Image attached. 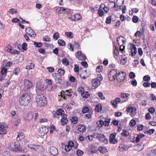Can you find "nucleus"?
I'll return each mask as SVG.
<instances>
[{"instance_id":"1","label":"nucleus","mask_w":156,"mask_h":156,"mask_svg":"<svg viewBox=\"0 0 156 156\" xmlns=\"http://www.w3.org/2000/svg\"><path fill=\"white\" fill-rule=\"evenodd\" d=\"M31 99L29 94L27 93H25L19 98L20 104L22 106L27 105L30 103Z\"/></svg>"},{"instance_id":"2","label":"nucleus","mask_w":156,"mask_h":156,"mask_svg":"<svg viewBox=\"0 0 156 156\" xmlns=\"http://www.w3.org/2000/svg\"><path fill=\"white\" fill-rule=\"evenodd\" d=\"M36 102L38 105L44 106L47 104L46 98L44 96H38L36 98Z\"/></svg>"},{"instance_id":"3","label":"nucleus","mask_w":156,"mask_h":156,"mask_svg":"<svg viewBox=\"0 0 156 156\" xmlns=\"http://www.w3.org/2000/svg\"><path fill=\"white\" fill-rule=\"evenodd\" d=\"M23 89L24 91H26L30 89L32 86V83L31 81L27 79L23 80Z\"/></svg>"},{"instance_id":"4","label":"nucleus","mask_w":156,"mask_h":156,"mask_svg":"<svg viewBox=\"0 0 156 156\" xmlns=\"http://www.w3.org/2000/svg\"><path fill=\"white\" fill-rule=\"evenodd\" d=\"M96 138L100 142L103 143L105 144H108V139L104 134L100 133L98 134Z\"/></svg>"},{"instance_id":"5","label":"nucleus","mask_w":156,"mask_h":156,"mask_svg":"<svg viewBox=\"0 0 156 156\" xmlns=\"http://www.w3.org/2000/svg\"><path fill=\"white\" fill-rule=\"evenodd\" d=\"M117 74V71L114 69L111 70L108 74V78L109 80L110 81L114 80L116 78Z\"/></svg>"},{"instance_id":"6","label":"nucleus","mask_w":156,"mask_h":156,"mask_svg":"<svg viewBox=\"0 0 156 156\" xmlns=\"http://www.w3.org/2000/svg\"><path fill=\"white\" fill-rule=\"evenodd\" d=\"M48 131V128L47 126H42L38 130L39 136H43L46 134Z\"/></svg>"},{"instance_id":"7","label":"nucleus","mask_w":156,"mask_h":156,"mask_svg":"<svg viewBox=\"0 0 156 156\" xmlns=\"http://www.w3.org/2000/svg\"><path fill=\"white\" fill-rule=\"evenodd\" d=\"M126 76V73L123 72L118 73L116 74V79L119 82H121L124 80Z\"/></svg>"},{"instance_id":"8","label":"nucleus","mask_w":156,"mask_h":156,"mask_svg":"<svg viewBox=\"0 0 156 156\" xmlns=\"http://www.w3.org/2000/svg\"><path fill=\"white\" fill-rule=\"evenodd\" d=\"M52 76L54 78L55 82L59 84H62V77L56 73H53L52 74Z\"/></svg>"},{"instance_id":"9","label":"nucleus","mask_w":156,"mask_h":156,"mask_svg":"<svg viewBox=\"0 0 156 156\" xmlns=\"http://www.w3.org/2000/svg\"><path fill=\"white\" fill-rule=\"evenodd\" d=\"M56 12L59 14L64 13L67 14L69 13V11L68 9L63 7H59L56 9Z\"/></svg>"},{"instance_id":"10","label":"nucleus","mask_w":156,"mask_h":156,"mask_svg":"<svg viewBox=\"0 0 156 156\" xmlns=\"http://www.w3.org/2000/svg\"><path fill=\"white\" fill-rule=\"evenodd\" d=\"M116 133H113L111 134L109 136V141L110 143L112 144H115L117 143L118 140L115 139V137L116 135Z\"/></svg>"},{"instance_id":"11","label":"nucleus","mask_w":156,"mask_h":156,"mask_svg":"<svg viewBox=\"0 0 156 156\" xmlns=\"http://www.w3.org/2000/svg\"><path fill=\"white\" fill-rule=\"evenodd\" d=\"M7 128V126L5 125H0V136L1 137L6 133V129Z\"/></svg>"},{"instance_id":"12","label":"nucleus","mask_w":156,"mask_h":156,"mask_svg":"<svg viewBox=\"0 0 156 156\" xmlns=\"http://www.w3.org/2000/svg\"><path fill=\"white\" fill-rule=\"evenodd\" d=\"M48 150L50 153L54 156L57 155L58 153L57 149L54 147H49Z\"/></svg>"},{"instance_id":"13","label":"nucleus","mask_w":156,"mask_h":156,"mask_svg":"<svg viewBox=\"0 0 156 156\" xmlns=\"http://www.w3.org/2000/svg\"><path fill=\"white\" fill-rule=\"evenodd\" d=\"M26 32L28 35L31 37H35L36 35L33 30L29 27L27 28L26 29Z\"/></svg>"},{"instance_id":"14","label":"nucleus","mask_w":156,"mask_h":156,"mask_svg":"<svg viewBox=\"0 0 156 156\" xmlns=\"http://www.w3.org/2000/svg\"><path fill=\"white\" fill-rule=\"evenodd\" d=\"M71 90H66L64 94L62 96L64 99H66L67 97H71L72 96L73 93Z\"/></svg>"},{"instance_id":"15","label":"nucleus","mask_w":156,"mask_h":156,"mask_svg":"<svg viewBox=\"0 0 156 156\" xmlns=\"http://www.w3.org/2000/svg\"><path fill=\"white\" fill-rule=\"evenodd\" d=\"M82 18L81 16L79 14H76L75 15H73L70 17L69 19L72 21H77L80 20Z\"/></svg>"},{"instance_id":"16","label":"nucleus","mask_w":156,"mask_h":156,"mask_svg":"<svg viewBox=\"0 0 156 156\" xmlns=\"http://www.w3.org/2000/svg\"><path fill=\"white\" fill-rule=\"evenodd\" d=\"M101 83L100 81L96 79H94L92 81V86L94 87L95 88H97L100 85Z\"/></svg>"},{"instance_id":"17","label":"nucleus","mask_w":156,"mask_h":156,"mask_svg":"<svg viewBox=\"0 0 156 156\" xmlns=\"http://www.w3.org/2000/svg\"><path fill=\"white\" fill-rule=\"evenodd\" d=\"M145 135L143 134H139L135 137H134L133 139V142L137 143L140 141V140L144 137Z\"/></svg>"},{"instance_id":"18","label":"nucleus","mask_w":156,"mask_h":156,"mask_svg":"<svg viewBox=\"0 0 156 156\" xmlns=\"http://www.w3.org/2000/svg\"><path fill=\"white\" fill-rule=\"evenodd\" d=\"M62 119L61 120V124L62 125L66 124L68 122V120L67 118V115L63 114L62 116Z\"/></svg>"},{"instance_id":"19","label":"nucleus","mask_w":156,"mask_h":156,"mask_svg":"<svg viewBox=\"0 0 156 156\" xmlns=\"http://www.w3.org/2000/svg\"><path fill=\"white\" fill-rule=\"evenodd\" d=\"M131 55L132 56H134L137 53L136 48V46L134 44H133V45L131 46Z\"/></svg>"},{"instance_id":"20","label":"nucleus","mask_w":156,"mask_h":156,"mask_svg":"<svg viewBox=\"0 0 156 156\" xmlns=\"http://www.w3.org/2000/svg\"><path fill=\"white\" fill-rule=\"evenodd\" d=\"M14 146L15 148V151L16 152H19L21 151V148L18 143H17V144H16V143H15L14 144Z\"/></svg>"},{"instance_id":"21","label":"nucleus","mask_w":156,"mask_h":156,"mask_svg":"<svg viewBox=\"0 0 156 156\" xmlns=\"http://www.w3.org/2000/svg\"><path fill=\"white\" fill-rule=\"evenodd\" d=\"M119 150L121 151H126L128 149V147L124 145H121L119 146Z\"/></svg>"},{"instance_id":"22","label":"nucleus","mask_w":156,"mask_h":156,"mask_svg":"<svg viewBox=\"0 0 156 156\" xmlns=\"http://www.w3.org/2000/svg\"><path fill=\"white\" fill-rule=\"evenodd\" d=\"M78 130L81 132H84L86 130L85 126L83 125H80L78 126Z\"/></svg>"},{"instance_id":"23","label":"nucleus","mask_w":156,"mask_h":156,"mask_svg":"<svg viewBox=\"0 0 156 156\" xmlns=\"http://www.w3.org/2000/svg\"><path fill=\"white\" fill-rule=\"evenodd\" d=\"M81 95L83 98H87L90 96L89 92L87 91H83V92L81 93Z\"/></svg>"},{"instance_id":"24","label":"nucleus","mask_w":156,"mask_h":156,"mask_svg":"<svg viewBox=\"0 0 156 156\" xmlns=\"http://www.w3.org/2000/svg\"><path fill=\"white\" fill-rule=\"evenodd\" d=\"M102 109V106L100 104H98L96 105L95 107V109L96 111L98 112H100Z\"/></svg>"},{"instance_id":"25","label":"nucleus","mask_w":156,"mask_h":156,"mask_svg":"<svg viewBox=\"0 0 156 156\" xmlns=\"http://www.w3.org/2000/svg\"><path fill=\"white\" fill-rule=\"evenodd\" d=\"M34 64L32 63L31 62L29 64H28L26 66V69L30 70L31 69H32L34 68Z\"/></svg>"},{"instance_id":"26","label":"nucleus","mask_w":156,"mask_h":156,"mask_svg":"<svg viewBox=\"0 0 156 156\" xmlns=\"http://www.w3.org/2000/svg\"><path fill=\"white\" fill-rule=\"evenodd\" d=\"M12 47L10 45H8L6 48H5V50L11 53L12 50Z\"/></svg>"},{"instance_id":"27","label":"nucleus","mask_w":156,"mask_h":156,"mask_svg":"<svg viewBox=\"0 0 156 156\" xmlns=\"http://www.w3.org/2000/svg\"><path fill=\"white\" fill-rule=\"evenodd\" d=\"M99 151L103 154L107 152V148L105 147H100L99 148Z\"/></svg>"},{"instance_id":"28","label":"nucleus","mask_w":156,"mask_h":156,"mask_svg":"<svg viewBox=\"0 0 156 156\" xmlns=\"http://www.w3.org/2000/svg\"><path fill=\"white\" fill-rule=\"evenodd\" d=\"M58 73H56V74L62 76L64 75L65 72L63 69H59L58 70Z\"/></svg>"},{"instance_id":"29","label":"nucleus","mask_w":156,"mask_h":156,"mask_svg":"<svg viewBox=\"0 0 156 156\" xmlns=\"http://www.w3.org/2000/svg\"><path fill=\"white\" fill-rule=\"evenodd\" d=\"M62 112H64L63 110H62L61 109H59L56 112H55L54 113L56 114L57 116H59L60 115L62 116L63 115Z\"/></svg>"},{"instance_id":"30","label":"nucleus","mask_w":156,"mask_h":156,"mask_svg":"<svg viewBox=\"0 0 156 156\" xmlns=\"http://www.w3.org/2000/svg\"><path fill=\"white\" fill-rule=\"evenodd\" d=\"M111 119H106L105 120L103 121V125L105 126H108L109 125V123L110 122Z\"/></svg>"},{"instance_id":"31","label":"nucleus","mask_w":156,"mask_h":156,"mask_svg":"<svg viewBox=\"0 0 156 156\" xmlns=\"http://www.w3.org/2000/svg\"><path fill=\"white\" fill-rule=\"evenodd\" d=\"M148 156H156V150L151 151L148 154Z\"/></svg>"},{"instance_id":"32","label":"nucleus","mask_w":156,"mask_h":156,"mask_svg":"<svg viewBox=\"0 0 156 156\" xmlns=\"http://www.w3.org/2000/svg\"><path fill=\"white\" fill-rule=\"evenodd\" d=\"M58 43L60 46H64L66 44L65 42L62 39H59Z\"/></svg>"},{"instance_id":"33","label":"nucleus","mask_w":156,"mask_h":156,"mask_svg":"<svg viewBox=\"0 0 156 156\" xmlns=\"http://www.w3.org/2000/svg\"><path fill=\"white\" fill-rule=\"evenodd\" d=\"M24 134L23 133H20L18 134L17 137V140H21L24 138Z\"/></svg>"},{"instance_id":"34","label":"nucleus","mask_w":156,"mask_h":156,"mask_svg":"<svg viewBox=\"0 0 156 156\" xmlns=\"http://www.w3.org/2000/svg\"><path fill=\"white\" fill-rule=\"evenodd\" d=\"M112 16H110L107 18L105 21V23L106 24H109L111 23V21L112 19ZM114 16H113V17Z\"/></svg>"},{"instance_id":"35","label":"nucleus","mask_w":156,"mask_h":156,"mask_svg":"<svg viewBox=\"0 0 156 156\" xmlns=\"http://www.w3.org/2000/svg\"><path fill=\"white\" fill-rule=\"evenodd\" d=\"M129 133L127 131L123 129L122 132L121 133V134L123 136H127L129 135Z\"/></svg>"},{"instance_id":"36","label":"nucleus","mask_w":156,"mask_h":156,"mask_svg":"<svg viewBox=\"0 0 156 156\" xmlns=\"http://www.w3.org/2000/svg\"><path fill=\"white\" fill-rule=\"evenodd\" d=\"M34 45L35 47L40 48L42 45V43L34 41Z\"/></svg>"},{"instance_id":"37","label":"nucleus","mask_w":156,"mask_h":156,"mask_svg":"<svg viewBox=\"0 0 156 156\" xmlns=\"http://www.w3.org/2000/svg\"><path fill=\"white\" fill-rule=\"evenodd\" d=\"M87 58L85 55L83 54L80 57L78 56V59L80 60H85Z\"/></svg>"},{"instance_id":"38","label":"nucleus","mask_w":156,"mask_h":156,"mask_svg":"<svg viewBox=\"0 0 156 156\" xmlns=\"http://www.w3.org/2000/svg\"><path fill=\"white\" fill-rule=\"evenodd\" d=\"M143 80L144 81H149L151 80V78L150 76L149 75H146L145 76L143 77Z\"/></svg>"},{"instance_id":"39","label":"nucleus","mask_w":156,"mask_h":156,"mask_svg":"<svg viewBox=\"0 0 156 156\" xmlns=\"http://www.w3.org/2000/svg\"><path fill=\"white\" fill-rule=\"evenodd\" d=\"M53 38L55 40H58L59 38V33L58 32L55 33L53 35Z\"/></svg>"},{"instance_id":"40","label":"nucleus","mask_w":156,"mask_h":156,"mask_svg":"<svg viewBox=\"0 0 156 156\" xmlns=\"http://www.w3.org/2000/svg\"><path fill=\"white\" fill-rule=\"evenodd\" d=\"M14 71L15 75H18L20 71V68L19 67H17L14 69Z\"/></svg>"},{"instance_id":"41","label":"nucleus","mask_w":156,"mask_h":156,"mask_svg":"<svg viewBox=\"0 0 156 156\" xmlns=\"http://www.w3.org/2000/svg\"><path fill=\"white\" fill-rule=\"evenodd\" d=\"M129 96L128 93H122L121 94V97L122 98H126Z\"/></svg>"},{"instance_id":"42","label":"nucleus","mask_w":156,"mask_h":156,"mask_svg":"<svg viewBox=\"0 0 156 156\" xmlns=\"http://www.w3.org/2000/svg\"><path fill=\"white\" fill-rule=\"evenodd\" d=\"M77 155L78 156H81L84 153L83 151L80 150L78 149L76 151Z\"/></svg>"},{"instance_id":"43","label":"nucleus","mask_w":156,"mask_h":156,"mask_svg":"<svg viewBox=\"0 0 156 156\" xmlns=\"http://www.w3.org/2000/svg\"><path fill=\"white\" fill-rule=\"evenodd\" d=\"M103 121L100 120L97 122L98 126L99 127H101L103 125Z\"/></svg>"},{"instance_id":"44","label":"nucleus","mask_w":156,"mask_h":156,"mask_svg":"<svg viewBox=\"0 0 156 156\" xmlns=\"http://www.w3.org/2000/svg\"><path fill=\"white\" fill-rule=\"evenodd\" d=\"M89 111V108L87 107H84L82 109V112L83 113H85Z\"/></svg>"},{"instance_id":"45","label":"nucleus","mask_w":156,"mask_h":156,"mask_svg":"<svg viewBox=\"0 0 156 156\" xmlns=\"http://www.w3.org/2000/svg\"><path fill=\"white\" fill-rule=\"evenodd\" d=\"M77 118L75 117H72L70 119L71 122L74 124L77 123Z\"/></svg>"},{"instance_id":"46","label":"nucleus","mask_w":156,"mask_h":156,"mask_svg":"<svg viewBox=\"0 0 156 156\" xmlns=\"http://www.w3.org/2000/svg\"><path fill=\"white\" fill-rule=\"evenodd\" d=\"M138 18L136 16H134L132 19V21L134 23H137L138 22Z\"/></svg>"},{"instance_id":"47","label":"nucleus","mask_w":156,"mask_h":156,"mask_svg":"<svg viewBox=\"0 0 156 156\" xmlns=\"http://www.w3.org/2000/svg\"><path fill=\"white\" fill-rule=\"evenodd\" d=\"M62 63L64 65L67 66L69 64V62L67 61V58H64L62 61Z\"/></svg>"},{"instance_id":"48","label":"nucleus","mask_w":156,"mask_h":156,"mask_svg":"<svg viewBox=\"0 0 156 156\" xmlns=\"http://www.w3.org/2000/svg\"><path fill=\"white\" fill-rule=\"evenodd\" d=\"M65 34L67 36V37L69 38H72L73 37L72 36L73 35V34L72 32H66L65 33Z\"/></svg>"},{"instance_id":"49","label":"nucleus","mask_w":156,"mask_h":156,"mask_svg":"<svg viewBox=\"0 0 156 156\" xmlns=\"http://www.w3.org/2000/svg\"><path fill=\"white\" fill-rule=\"evenodd\" d=\"M43 39L44 41L50 42V38L48 36H45L43 37Z\"/></svg>"},{"instance_id":"50","label":"nucleus","mask_w":156,"mask_h":156,"mask_svg":"<svg viewBox=\"0 0 156 156\" xmlns=\"http://www.w3.org/2000/svg\"><path fill=\"white\" fill-rule=\"evenodd\" d=\"M130 125L131 126H134L136 124V121L134 120H131L129 123Z\"/></svg>"},{"instance_id":"51","label":"nucleus","mask_w":156,"mask_h":156,"mask_svg":"<svg viewBox=\"0 0 156 156\" xmlns=\"http://www.w3.org/2000/svg\"><path fill=\"white\" fill-rule=\"evenodd\" d=\"M98 13L99 16L101 17L104 15V11L100 9L99 8L98 10Z\"/></svg>"},{"instance_id":"52","label":"nucleus","mask_w":156,"mask_h":156,"mask_svg":"<svg viewBox=\"0 0 156 156\" xmlns=\"http://www.w3.org/2000/svg\"><path fill=\"white\" fill-rule=\"evenodd\" d=\"M131 84L134 87L137 85V82L135 79H133L131 81Z\"/></svg>"},{"instance_id":"53","label":"nucleus","mask_w":156,"mask_h":156,"mask_svg":"<svg viewBox=\"0 0 156 156\" xmlns=\"http://www.w3.org/2000/svg\"><path fill=\"white\" fill-rule=\"evenodd\" d=\"M7 69L5 67H3L1 69V73L2 75H4L6 72Z\"/></svg>"},{"instance_id":"54","label":"nucleus","mask_w":156,"mask_h":156,"mask_svg":"<svg viewBox=\"0 0 156 156\" xmlns=\"http://www.w3.org/2000/svg\"><path fill=\"white\" fill-rule=\"evenodd\" d=\"M145 118L147 120H150L151 119V118L149 113H147L146 114Z\"/></svg>"},{"instance_id":"55","label":"nucleus","mask_w":156,"mask_h":156,"mask_svg":"<svg viewBox=\"0 0 156 156\" xmlns=\"http://www.w3.org/2000/svg\"><path fill=\"white\" fill-rule=\"evenodd\" d=\"M83 54L82 53L81 51H79L77 52L76 54H75V56L76 57L78 58V56L80 57Z\"/></svg>"},{"instance_id":"56","label":"nucleus","mask_w":156,"mask_h":156,"mask_svg":"<svg viewBox=\"0 0 156 156\" xmlns=\"http://www.w3.org/2000/svg\"><path fill=\"white\" fill-rule=\"evenodd\" d=\"M148 111L151 114H153L155 112V109L153 107H151L148 109Z\"/></svg>"},{"instance_id":"57","label":"nucleus","mask_w":156,"mask_h":156,"mask_svg":"<svg viewBox=\"0 0 156 156\" xmlns=\"http://www.w3.org/2000/svg\"><path fill=\"white\" fill-rule=\"evenodd\" d=\"M98 96L101 98V99H105V98L104 96H103V94L102 93L99 92L97 94Z\"/></svg>"},{"instance_id":"58","label":"nucleus","mask_w":156,"mask_h":156,"mask_svg":"<svg viewBox=\"0 0 156 156\" xmlns=\"http://www.w3.org/2000/svg\"><path fill=\"white\" fill-rule=\"evenodd\" d=\"M129 76L131 79H133L135 77V73L133 72H131L129 74Z\"/></svg>"},{"instance_id":"59","label":"nucleus","mask_w":156,"mask_h":156,"mask_svg":"<svg viewBox=\"0 0 156 156\" xmlns=\"http://www.w3.org/2000/svg\"><path fill=\"white\" fill-rule=\"evenodd\" d=\"M48 71L50 73L53 72L54 70V68L52 67H49L47 68Z\"/></svg>"},{"instance_id":"60","label":"nucleus","mask_w":156,"mask_h":156,"mask_svg":"<svg viewBox=\"0 0 156 156\" xmlns=\"http://www.w3.org/2000/svg\"><path fill=\"white\" fill-rule=\"evenodd\" d=\"M9 12L12 14H13L14 13H16L17 12V10L13 9H12L9 10Z\"/></svg>"},{"instance_id":"61","label":"nucleus","mask_w":156,"mask_h":156,"mask_svg":"<svg viewBox=\"0 0 156 156\" xmlns=\"http://www.w3.org/2000/svg\"><path fill=\"white\" fill-rule=\"evenodd\" d=\"M71 149L72 147L69 145H66L65 150L66 151H69Z\"/></svg>"},{"instance_id":"62","label":"nucleus","mask_w":156,"mask_h":156,"mask_svg":"<svg viewBox=\"0 0 156 156\" xmlns=\"http://www.w3.org/2000/svg\"><path fill=\"white\" fill-rule=\"evenodd\" d=\"M103 69V67L101 66H98L96 69V71L97 72H101Z\"/></svg>"},{"instance_id":"63","label":"nucleus","mask_w":156,"mask_h":156,"mask_svg":"<svg viewBox=\"0 0 156 156\" xmlns=\"http://www.w3.org/2000/svg\"><path fill=\"white\" fill-rule=\"evenodd\" d=\"M150 83L149 82H145L143 84V86L145 87H149L150 86Z\"/></svg>"},{"instance_id":"64","label":"nucleus","mask_w":156,"mask_h":156,"mask_svg":"<svg viewBox=\"0 0 156 156\" xmlns=\"http://www.w3.org/2000/svg\"><path fill=\"white\" fill-rule=\"evenodd\" d=\"M68 48L71 51H74V49L73 48V46L72 45V44L71 43H69L68 46Z\"/></svg>"}]
</instances>
